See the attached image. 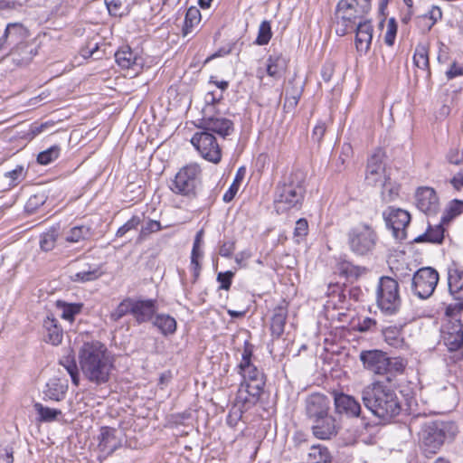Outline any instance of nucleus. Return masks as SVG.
Returning a JSON list of instances; mask_svg holds the SVG:
<instances>
[{"mask_svg": "<svg viewBox=\"0 0 463 463\" xmlns=\"http://www.w3.org/2000/svg\"><path fill=\"white\" fill-rule=\"evenodd\" d=\"M108 11L111 15L122 16V1L121 0H105Z\"/></svg>", "mask_w": 463, "mask_h": 463, "instance_id": "obj_60", "label": "nucleus"}, {"mask_svg": "<svg viewBox=\"0 0 463 463\" xmlns=\"http://www.w3.org/2000/svg\"><path fill=\"white\" fill-rule=\"evenodd\" d=\"M68 390V384L58 378L50 379L43 389V399L54 402L62 401Z\"/></svg>", "mask_w": 463, "mask_h": 463, "instance_id": "obj_28", "label": "nucleus"}, {"mask_svg": "<svg viewBox=\"0 0 463 463\" xmlns=\"http://www.w3.org/2000/svg\"><path fill=\"white\" fill-rule=\"evenodd\" d=\"M413 62L419 68L427 72L428 77L430 76L429 50L423 44H418L415 48L413 55Z\"/></svg>", "mask_w": 463, "mask_h": 463, "instance_id": "obj_40", "label": "nucleus"}, {"mask_svg": "<svg viewBox=\"0 0 463 463\" xmlns=\"http://www.w3.org/2000/svg\"><path fill=\"white\" fill-rule=\"evenodd\" d=\"M78 363L83 377L95 385L108 383L115 368L113 356L99 340L82 343L78 350Z\"/></svg>", "mask_w": 463, "mask_h": 463, "instance_id": "obj_1", "label": "nucleus"}, {"mask_svg": "<svg viewBox=\"0 0 463 463\" xmlns=\"http://www.w3.org/2000/svg\"><path fill=\"white\" fill-rule=\"evenodd\" d=\"M118 433V431L115 428L101 427L98 436V449L104 456H110L122 446V439Z\"/></svg>", "mask_w": 463, "mask_h": 463, "instance_id": "obj_17", "label": "nucleus"}, {"mask_svg": "<svg viewBox=\"0 0 463 463\" xmlns=\"http://www.w3.org/2000/svg\"><path fill=\"white\" fill-rule=\"evenodd\" d=\"M191 143L205 160L213 164L221 161L222 149L212 133L197 132L193 136Z\"/></svg>", "mask_w": 463, "mask_h": 463, "instance_id": "obj_11", "label": "nucleus"}, {"mask_svg": "<svg viewBox=\"0 0 463 463\" xmlns=\"http://www.w3.org/2000/svg\"><path fill=\"white\" fill-rule=\"evenodd\" d=\"M442 18V11L437 6L433 5L430 11L418 18L419 24L423 25L426 31H430L433 25Z\"/></svg>", "mask_w": 463, "mask_h": 463, "instance_id": "obj_44", "label": "nucleus"}, {"mask_svg": "<svg viewBox=\"0 0 463 463\" xmlns=\"http://www.w3.org/2000/svg\"><path fill=\"white\" fill-rule=\"evenodd\" d=\"M94 235V231L89 225H77L69 230L66 233L65 241L71 243H76L82 241H89Z\"/></svg>", "mask_w": 463, "mask_h": 463, "instance_id": "obj_34", "label": "nucleus"}, {"mask_svg": "<svg viewBox=\"0 0 463 463\" xmlns=\"http://www.w3.org/2000/svg\"><path fill=\"white\" fill-rule=\"evenodd\" d=\"M463 311V300L456 304H450L445 308L446 317H460V314Z\"/></svg>", "mask_w": 463, "mask_h": 463, "instance_id": "obj_63", "label": "nucleus"}, {"mask_svg": "<svg viewBox=\"0 0 463 463\" xmlns=\"http://www.w3.org/2000/svg\"><path fill=\"white\" fill-rule=\"evenodd\" d=\"M55 306L61 312V317L71 323L75 320V317L79 315L83 308L82 303H68L63 300H57Z\"/></svg>", "mask_w": 463, "mask_h": 463, "instance_id": "obj_33", "label": "nucleus"}, {"mask_svg": "<svg viewBox=\"0 0 463 463\" xmlns=\"http://www.w3.org/2000/svg\"><path fill=\"white\" fill-rule=\"evenodd\" d=\"M46 196L44 194H38L31 196L26 203V209L28 211H34L40 205H43L45 203Z\"/></svg>", "mask_w": 463, "mask_h": 463, "instance_id": "obj_61", "label": "nucleus"}, {"mask_svg": "<svg viewBox=\"0 0 463 463\" xmlns=\"http://www.w3.org/2000/svg\"><path fill=\"white\" fill-rule=\"evenodd\" d=\"M354 45L359 55H365L372 44L373 26L370 19L361 21L354 26Z\"/></svg>", "mask_w": 463, "mask_h": 463, "instance_id": "obj_16", "label": "nucleus"}, {"mask_svg": "<svg viewBox=\"0 0 463 463\" xmlns=\"http://www.w3.org/2000/svg\"><path fill=\"white\" fill-rule=\"evenodd\" d=\"M303 90V83L297 81L295 78L288 81L284 93L285 101L283 104V111L285 113H289L296 109L302 96Z\"/></svg>", "mask_w": 463, "mask_h": 463, "instance_id": "obj_25", "label": "nucleus"}, {"mask_svg": "<svg viewBox=\"0 0 463 463\" xmlns=\"http://www.w3.org/2000/svg\"><path fill=\"white\" fill-rule=\"evenodd\" d=\"M237 368L238 373L242 376V383L263 390L266 383L265 374L253 363L244 366H237Z\"/></svg>", "mask_w": 463, "mask_h": 463, "instance_id": "obj_24", "label": "nucleus"}, {"mask_svg": "<svg viewBox=\"0 0 463 463\" xmlns=\"http://www.w3.org/2000/svg\"><path fill=\"white\" fill-rule=\"evenodd\" d=\"M376 302L378 307L385 315L396 314L402 305L399 292V284L391 277H382L376 290Z\"/></svg>", "mask_w": 463, "mask_h": 463, "instance_id": "obj_9", "label": "nucleus"}, {"mask_svg": "<svg viewBox=\"0 0 463 463\" xmlns=\"http://www.w3.org/2000/svg\"><path fill=\"white\" fill-rule=\"evenodd\" d=\"M360 360L364 367L378 375H386L383 381L392 382L397 374L402 373L406 361L401 357H389L381 350L362 351Z\"/></svg>", "mask_w": 463, "mask_h": 463, "instance_id": "obj_6", "label": "nucleus"}, {"mask_svg": "<svg viewBox=\"0 0 463 463\" xmlns=\"http://www.w3.org/2000/svg\"><path fill=\"white\" fill-rule=\"evenodd\" d=\"M417 208L427 214L435 213L439 207V198L433 188L424 186L417 189L415 194Z\"/></svg>", "mask_w": 463, "mask_h": 463, "instance_id": "obj_19", "label": "nucleus"}, {"mask_svg": "<svg viewBox=\"0 0 463 463\" xmlns=\"http://www.w3.org/2000/svg\"><path fill=\"white\" fill-rule=\"evenodd\" d=\"M156 309V301L155 299L142 300L135 298L133 317L137 324L146 323L153 319Z\"/></svg>", "mask_w": 463, "mask_h": 463, "instance_id": "obj_26", "label": "nucleus"}, {"mask_svg": "<svg viewBox=\"0 0 463 463\" xmlns=\"http://www.w3.org/2000/svg\"><path fill=\"white\" fill-rule=\"evenodd\" d=\"M371 0H339L334 14V26L338 36H345L359 22L366 20Z\"/></svg>", "mask_w": 463, "mask_h": 463, "instance_id": "obj_5", "label": "nucleus"}, {"mask_svg": "<svg viewBox=\"0 0 463 463\" xmlns=\"http://www.w3.org/2000/svg\"><path fill=\"white\" fill-rule=\"evenodd\" d=\"M201 12L195 6H191L186 10L184 22L182 28V35L184 37L192 33L201 22Z\"/></svg>", "mask_w": 463, "mask_h": 463, "instance_id": "obj_35", "label": "nucleus"}, {"mask_svg": "<svg viewBox=\"0 0 463 463\" xmlns=\"http://www.w3.org/2000/svg\"><path fill=\"white\" fill-rule=\"evenodd\" d=\"M33 408L37 412L38 420L43 422L54 421L62 414L61 410L45 407L40 402H35Z\"/></svg>", "mask_w": 463, "mask_h": 463, "instance_id": "obj_42", "label": "nucleus"}, {"mask_svg": "<svg viewBox=\"0 0 463 463\" xmlns=\"http://www.w3.org/2000/svg\"><path fill=\"white\" fill-rule=\"evenodd\" d=\"M254 346L249 341L244 342L243 351L241 354V360L238 366H244L252 364Z\"/></svg>", "mask_w": 463, "mask_h": 463, "instance_id": "obj_57", "label": "nucleus"}, {"mask_svg": "<svg viewBox=\"0 0 463 463\" xmlns=\"http://www.w3.org/2000/svg\"><path fill=\"white\" fill-rule=\"evenodd\" d=\"M43 328L46 331L45 341L53 345L61 343L63 331L59 325L58 320L53 316H48L43 320Z\"/></svg>", "mask_w": 463, "mask_h": 463, "instance_id": "obj_30", "label": "nucleus"}, {"mask_svg": "<svg viewBox=\"0 0 463 463\" xmlns=\"http://www.w3.org/2000/svg\"><path fill=\"white\" fill-rule=\"evenodd\" d=\"M59 236V230L57 228L52 227L46 232L41 234L40 237V248L43 251L52 250L56 244L57 239Z\"/></svg>", "mask_w": 463, "mask_h": 463, "instance_id": "obj_46", "label": "nucleus"}, {"mask_svg": "<svg viewBox=\"0 0 463 463\" xmlns=\"http://www.w3.org/2000/svg\"><path fill=\"white\" fill-rule=\"evenodd\" d=\"M287 317L288 307L286 304H281L274 308L270 324L271 334L274 337L279 338L283 335Z\"/></svg>", "mask_w": 463, "mask_h": 463, "instance_id": "obj_29", "label": "nucleus"}, {"mask_svg": "<svg viewBox=\"0 0 463 463\" xmlns=\"http://www.w3.org/2000/svg\"><path fill=\"white\" fill-rule=\"evenodd\" d=\"M446 317L448 322L441 330L443 342L449 351H457L463 345V325L460 317Z\"/></svg>", "mask_w": 463, "mask_h": 463, "instance_id": "obj_13", "label": "nucleus"}, {"mask_svg": "<svg viewBox=\"0 0 463 463\" xmlns=\"http://www.w3.org/2000/svg\"><path fill=\"white\" fill-rule=\"evenodd\" d=\"M335 272L346 279H355L358 277V268L347 260L337 262L335 266Z\"/></svg>", "mask_w": 463, "mask_h": 463, "instance_id": "obj_51", "label": "nucleus"}, {"mask_svg": "<svg viewBox=\"0 0 463 463\" xmlns=\"http://www.w3.org/2000/svg\"><path fill=\"white\" fill-rule=\"evenodd\" d=\"M61 147L58 145H54L50 148L39 153L37 156V162L40 165H46L57 159L60 156Z\"/></svg>", "mask_w": 463, "mask_h": 463, "instance_id": "obj_52", "label": "nucleus"}, {"mask_svg": "<svg viewBox=\"0 0 463 463\" xmlns=\"http://www.w3.org/2000/svg\"><path fill=\"white\" fill-rule=\"evenodd\" d=\"M330 401L321 393H313L306 400V414L309 420H314L329 412Z\"/></svg>", "mask_w": 463, "mask_h": 463, "instance_id": "obj_20", "label": "nucleus"}, {"mask_svg": "<svg viewBox=\"0 0 463 463\" xmlns=\"http://www.w3.org/2000/svg\"><path fill=\"white\" fill-rule=\"evenodd\" d=\"M7 36L9 37V45L14 50V53L26 47V41L29 37L28 30L19 23L8 24L6 26Z\"/></svg>", "mask_w": 463, "mask_h": 463, "instance_id": "obj_23", "label": "nucleus"}, {"mask_svg": "<svg viewBox=\"0 0 463 463\" xmlns=\"http://www.w3.org/2000/svg\"><path fill=\"white\" fill-rule=\"evenodd\" d=\"M199 128L204 132L216 133L223 138L234 131L233 122L220 116L204 115L200 120Z\"/></svg>", "mask_w": 463, "mask_h": 463, "instance_id": "obj_15", "label": "nucleus"}, {"mask_svg": "<svg viewBox=\"0 0 463 463\" xmlns=\"http://www.w3.org/2000/svg\"><path fill=\"white\" fill-rule=\"evenodd\" d=\"M389 263L392 272L398 279L402 280L405 278H410L411 269L408 263L396 259L391 260Z\"/></svg>", "mask_w": 463, "mask_h": 463, "instance_id": "obj_49", "label": "nucleus"}, {"mask_svg": "<svg viewBox=\"0 0 463 463\" xmlns=\"http://www.w3.org/2000/svg\"><path fill=\"white\" fill-rule=\"evenodd\" d=\"M262 392V389L241 383L237 392L236 401L238 403H241L244 410H249L258 402Z\"/></svg>", "mask_w": 463, "mask_h": 463, "instance_id": "obj_27", "label": "nucleus"}, {"mask_svg": "<svg viewBox=\"0 0 463 463\" xmlns=\"http://www.w3.org/2000/svg\"><path fill=\"white\" fill-rule=\"evenodd\" d=\"M135 298H124L118 307L111 312L110 318L117 322L123 317L130 314L133 316Z\"/></svg>", "mask_w": 463, "mask_h": 463, "instance_id": "obj_43", "label": "nucleus"}, {"mask_svg": "<svg viewBox=\"0 0 463 463\" xmlns=\"http://www.w3.org/2000/svg\"><path fill=\"white\" fill-rule=\"evenodd\" d=\"M305 181V173L297 169L278 183L274 196L277 213H284L292 209H301L306 194Z\"/></svg>", "mask_w": 463, "mask_h": 463, "instance_id": "obj_3", "label": "nucleus"}, {"mask_svg": "<svg viewBox=\"0 0 463 463\" xmlns=\"http://www.w3.org/2000/svg\"><path fill=\"white\" fill-rule=\"evenodd\" d=\"M307 456L310 463H331L332 461L329 450L323 445L312 446Z\"/></svg>", "mask_w": 463, "mask_h": 463, "instance_id": "obj_41", "label": "nucleus"}, {"mask_svg": "<svg viewBox=\"0 0 463 463\" xmlns=\"http://www.w3.org/2000/svg\"><path fill=\"white\" fill-rule=\"evenodd\" d=\"M271 37L272 31L270 22L264 20L260 24L258 35L254 43L260 46L266 45L269 43Z\"/></svg>", "mask_w": 463, "mask_h": 463, "instance_id": "obj_50", "label": "nucleus"}, {"mask_svg": "<svg viewBox=\"0 0 463 463\" xmlns=\"http://www.w3.org/2000/svg\"><path fill=\"white\" fill-rule=\"evenodd\" d=\"M116 62L122 69H132L137 73L144 66V59L129 46H123L115 53Z\"/></svg>", "mask_w": 463, "mask_h": 463, "instance_id": "obj_21", "label": "nucleus"}, {"mask_svg": "<svg viewBox=\"0 0 463 463\" xmlns=\"http://www.w3.org/2000/svg\"><path fill=\"white\" fill-rule=\"evenodd\" d=\"M153 326H156L162 335L167 336L175 334L176 331L175 319L165 314H158L153 320Z\"/></svg>", "mask_w": 463, "mask_h": 463, "instance_id": "obj_36", "label": "nucleus"}, {"mask_svg": "<svg viewBox=\"0 0 463 463\" xmlns=\"http://www.w3.org/2000/svg\"><path fill=\"white\" fill-rule=\"evenodd\" d=\"M5 176L9 179V185H16L25 176V171L23 165H16L12 171L6 172Z\"/></svg>", "mask_w": 463, "mask_h": 463, "instance_id": "obj_56", "label": "nucleus"}, {"mask_svg": "<svg viewBox=\"0 0 463 463\" xmlns=\"http://www.w3.org/2000/svg\"><path fill=\"white\" fill-rule=\"evenodd\" d=\"M163 229L160 222L148 220L141 228L139 235L137 239V242L145 241L151 233L159 232Z\"/></svg>", "mask_w": 463, "mask_h": 463, "instance_id": "obj_53", "label": "nucleus"}, {"mask_svg": "<svg viewBox=\"0 0 463 463\" xmlns=\"http://www.w3.org/2000/svg\"><path fill=\"white\" fill-rule=\"evenodd\" d=\"M87 266L88 271H82L80 269L78 272L71 275V281L74 283H86L90 281H94L102 275V271L100 270V268L99 266L90 264H87Z\"/></svg>", "mask_w": 463, "mask_h": 463, "instance_id": "obj_38", "label": "nucleus"}, {"mask_svg": "<svg viewBox=\"0 0 463 463\" xmlns=\"http://www.w3.org/2000/svg\"><path fill=\"white\" fill-rule=\"evenodd\" d=\"M448 284L449 293L455 299L463 298V270L449 269L448 273Z\"/></svg>", "mask_w": 463, "mask_h": 463, "instance_id": "obj_32", "label": "nucleus"}, {"mask_svg": "<svg viewBox=\"0 0 463 463\" xmlns=\"http://www.w3.org/2000/svg\"><path fill=\"white\" fill-rule=\"evenodd\" d=\"M364 405L374 416L390 421L402 411V403L392 382L374 381L361 392Z\"/></svg>", "mask_w": 463, "mask_h": 463, "instance_id": "obj_2", "label": "nucleus"}, {"mask_svg": "<svg viewBox=\"0 0 463 463\" xmlns=\"http://www.w3.org/2000/svg\"><path fill=\"white\" fill-rule=\"evenodd\" d=\"M60 364L65 368L71 378L74 385L80 384V366L77 364L73 357L67 356L60 361Z\"/></svg>", "mask_w": 463, "mask_h": 463, "instance_id": "obj_47", "label": "nucleus"}, {"mask_svg": "<svg viewBox=\"0 0 463 463\" xmlns=\"http://www.w3.org/2000/svg\"><path fill=\"white\" fill-rule=\"evenodd\" d=\"M458 432L457 426L450 421L429 420L418 432L419 446L425 457L430 458L441 449L445 441L452 439Z\"/></svg>", "mask_w": 463, "mask_h": 463, "instance_id": "obj_4", "label": "nucleus"}, {"mask_svg": "<svg viewBox=\"0 0 463 463\" xmlns=\"http://www.w3.org/2000/svg\"><path fill=\"white\" fill-rule=\"evenodd\" d=\"M333 395L336 413L344 414L348 418H356L360 416L361 404L353 396L337 392H334Z\"/></svg>", "mask_w": 463, "mask_h": 463, "instance_id": "obj_18", "label": "nucleus"}, {"mask_svg": "<svg viewBox=\"0 0 463 463\" xmlns=\"http://www.w3.org/2000/svg\"><path fill=\"white\" fill-rule=\"evenodd\" d=\"M381 185L383 186L381 193L382 198L384 202L389 203L398 197L400 185L395 183H392L389 177L386 179V181H383Z\"/></svg>", "mask_w": 463, "mask_h": 463, "instance_id": "obj_48", "label": "nucleus"}, {"mask_svg": "<svg viewBox=\"0 0 463 463\" xmlns=\"http://www.w3.org/2000/svg\"><path fill=\"white\" fill-rule=\"evenodd\" d=\"M312 432L319 439H328L337 433L335 419L329 412L312 420Z\"/></svg>", "mask_w": 463, "mask_h": 463, "instance_id": "obj_22", "label": "nucleus"}, {"mask_svg": "<svg viewBox=\"0 0 463 463\" xmlns=\"http://www.w3.org/2000/svg\"><path fill=\"white\" fill-rule=\"evenodd\" d=\"M203 171L197 163H190L181 167L171 182L170 190L188 200L196 198L202 186Z\"/></svg>", "mask_w": 463, "mask_h": 463, "instance_id": "obj_8", "label": "nucleus"}, {"mask_svg": "<svg viewBox=\"0 0 463 463\" xmlns=\"http://www.w3.org/2000/svg\"><path fill=\"white\" fill-rule=\"evenodd\" d=\"M396 32H397V26H396L394 19L392 18L389 21L387 32L384 36V43L387 45H389V46L393 45L394 39L396 36Z\"/></svg>", "mask_w": 463, "mask_h": 463, "instance_id": "obj_62", "label": "nucleus"}, {"mask_svg": "<svg viewBox=\"0 0 463 463\" xmlns=\"http://www.w3.org/2000/svg\"><path fill=\"white\" fill-rule=\"evenodd\" d=\"M345 236L348 249L358 257L373 255L379 243V235L375 228L364 222L349 228Z\"/></svg>", "mask_w": 463, "mask_h": 463, "instance_id": "obj_7", "label": "nucleus"}, {"mask_svg": "<svg viewBox=\"0 0 463 463\" xmlns=\"http://www.w3.org/2000/svg\"><path fill=\"white\" fill-rule=\"evenodd\" d=\"M288 68V60L281 53L271 54L267 61V74L274 79L282 77Z\"/></svg>", "mask_w": 463, "mask_h": 463, "instance_id": "obj_31", "label": "nucleus"}, {"mask_svg": "<svg viewBox=\"0 0 463 463\" xmlns=\"http://www.w3.org/2000/svg\"><path fill=\"white\" fill-rule=\"evenodd\" d=\"M463 311V300L456 304H450L445 308L446 317H460V314Z\"/></svg>", "mask_w": 463, "mask_h": 463, "instance_id": "obj_64", "label": "nucleus"}, {"mask_svg": "<svg viewBox=\"0 0 463 463\" xmlns=\"http://www.w3.org/2000/svg\"><path fill=\"white\" fill-rule=\"evenodd\" d=\"M445 230L441 224L430 226L425 233L414 239L415 242L428 241L431 243L440 244L444 239Z\"/></svg>", "mask_w": 463, "mask_h": 463, "instance_id": "obj_39", "label": "nucleus"}, {"mask_svg": "<svg viewBox=\"0 0 463 463\" xmlns=\"http://www.w3.org/2000/svg\"><path fill=\"white\" fill-rule=\"evenodd\" d=\"M384 152L378 148L368 158L365 181L368 184L376 186L382 184L388 178L385 175V164L383 162Z\"/></svg>", "mask_w": 463, "mask_h": 463, "instance_id": "obj_14", "label": "nucleus"}, {"mask_svg": "<svg viewBox=\"0 0 463 463\" xmlns=\"http://www.w3.org/2000/svg\"><path fill=\"white\" fill-rule=\"evenodd\" d=\"M439 273L431 267H424L414 272L411 278V291L421 299L430 298L439 282Z\"/></svg>", "mask_w": 463, "mask_h": 463, "instance_id": "obj_10", "label": "nucleus"}, {"mask_svg": "<svg viewBox=\"0 0 463 463\" xmlns=\"http://www.w3.org/2000/svg\"><path fill=\"white\" fill-rule=\"evenodd\" d=\"M308 233V222L307 219L300 218L296 222L294 229V239L297 242H300Z\"/></svg>", "mask_w": 463, "mask_h": 463, "instance_id": "obj_54", "label": "nucleus"}, {"mask_svg": "<svg viewBox=\"0 0 463 463\" xmlns=\"http://www.w3.org/2000/svg\"><path fill=\"white\" fill-rule=\"evenodd\" d=\"M81 55L84 58L92 57L94 60L101 59V52L99 50L98 43H90L85 48L81 50Z\"/></svg>", "mask_w": 463, "mask_h": 463, "instance_id": "obj_59", "label": "nucleus"}, {"mask_svg": "<svg viewBox=\"0 0 463 463\" xmlns=\"http://www.w3.org/2000/svg\"><path fill=\"white\" fill-rule=\"evenodd\" d=\"M245 175L246 168L244 166H241L236 172L232 184L222 196V200L225 203H230L233 200V198L235 197L236 194L239 191L242 180L245 177Z\"/></svg>", "mask_w": 463, "mask_h": 463, "instance_id": "obj_45", "label": "nucleus"}, {"mask_svg": "<svg viewBox=\"0 0 463 463\" xmlns=\"http://www.w3.org/2000/svg\"><path fill=\"white\" fill-rule=\"evenodd\" d=\"M383 216L396 240L406 239V228L411 222V215L407 211L390 206L383 213Z\"/></svg>", "mask_w": 463, "mask_h": 463, "instance_id": "obj_12", "label": "nucleus"}, {"mask_svg": "<svg viewBox=\"0 0 463 463\" xmlns=\"http://www.w3.org/2000/svg\"><path fill=\"white\" fill-rule=\"evenodd\" d=\"M234 277V272L228 270L226 272H219L217 281L220 283L219 289L229 290Z\"/></svg>", "mask_w": 463, "mask_h": 463, "instance_id": "obj_58", "label": "nucleus"}, {"mask_svg": "<svg viewBox=\"0 0 463 463\" xmlns=\"http://www.w3.org/2000/svg\"><path fill=\"white\" fill-rule=\"evenodd\" d=\"M384 341L392 347L400 348L404 345L402 326H390L383 329Z\"/></svg>", "mask_w": 463, "mask_h": 463, "instance_id": "obj_37", "label": "nucleus"}, {"mask_svg": "<svg viewBox=\"0 0 463 463\" xmlns=\"http://www.w3.org/2000/svg\"><path fill=\"white\" fill-rule=\"evenodd\" d=\"M142 219L137 215L132 216L126 223L120 226L117 232V237H123L126 233H128L131 230H135L141 223Z\"/></svg>", "mask_w": 463, "mask_h": 463, "instance_id": "obj_55", "label": "nucleus"}]
</instances>
